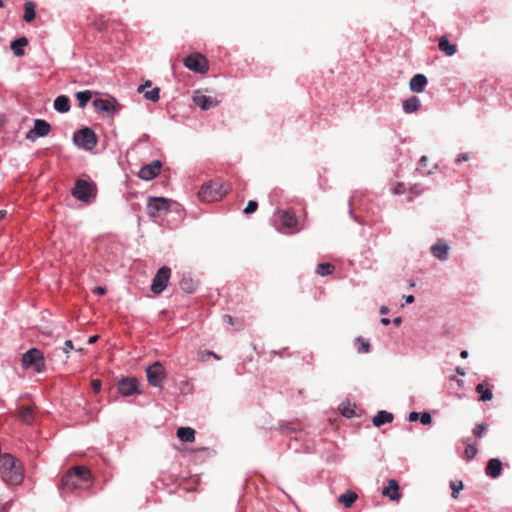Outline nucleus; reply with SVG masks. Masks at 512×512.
Returning <instances> with one entry per match:
<instances>
[{"mask_svg":"<svg viewBox=\"0 0 512 512\" xmlns=\"http://www.w3.org/2000/svg\"><path fill=\"white\" fill-rule=\"evenodd\" d=\"M0 475L2 480L9 485H18L23 481V467L18 459L9 453L0 457Z\"/></svg>","mask_w":512,"mask_h":512,"instance_id":"nucleus-2","label":"nucleus"},{"mask_svg":"<svg viewBox=\"0 0 512 512\" xmlns=\"http://www.w3.org/2000/svg\"><path fill=\"white\" fill-rule=\"evenodd\" d=\"M356 344L359 345L358 348H357L359 353H368V352H370V348H371L370 344L364 338L358 337L356 339Z\"/></svg>","mask_w":512,"mask_h":512,"instance_id":"nucleus-36","label":"nucleus"},{"mask_svg":"<svg viewBox=\"0 0 512 512\" xmlns=\"http://www.w3.org/2000/svg\"><path fill=\"white\" fill-rule=\"evenodd\" d=\"M105 292H106L105 288H103L101 286L94 287V289H93V293L98 294V295H104Z\"/></svg>","mask_w":512,"mask_h":512,"instance_id":"nucleus-49","label":"nucleus"},{"mask_svg":"<svg viewBox=\"0 0 512 512\" xmlns=\"http://www.w3.org/2000/svg\"><path fill=\"white\" fill-rule=\"evenodd\" d=\"M464 487L462 481H453L450 483V488L452 490V497L454 499H457L458 498V494L460 492V490H462Z\"/></svg>","mask_w":512,"mask_h":512,"instance_id":"nucleus-38","label":"nucleus"},{"mask_svg":"<svg viewBox=\"0 0 512 512\" xmlns=\"http://www.w3.org/2000/svg\"><path fill=\"white\" fill-rule=\"evenodd\" d=\"M427 85V78L423 74L414 75L409 82V88L413 92L421 93Z\"/></svg>","mask_w":512,"mask_h":512,"instance_id":"nucleus-20","label":"nucleus"},{"mask_svg":"<svg viewBox=\"0 0 512 512\" xmlns=\"http://www.w3.org/2000/svg\"><path fill=\"white\" fill-rule=\"evenodd\" d=\"M468 160H469L468 154L463 153V154H460V155L457 156L455 162L456 163H461L462 161H468Z\"/></svg>","mask_w":512,"mask_h":512,"instance_id":"nucleus-46","label":"nucleus"},{"mask_svg":"<svg viewBox=\"0 0 512 512\" xmlns=\"http://www.w3.org/2000/svg\"><path fill=\"white\" fill-rule=\"evenodd\" d=\"M170 208V201L163 197H151L147 203L149 216L155 218L162 212H167Z\"/></svg>","mask_w":512,"mask_h":512,"instance_id":"nucleus-11","label":"nucleus"},{"mask_svg":"<svg viewBox=\"0 0 512 512\" xmlns=\"http://www.w3.org/2000/svg\"><path fill=\"white\" fill-rule=\"evenodd\" d=\"M118 391L124 397L142 393L139 389V381L135 377L120 379L118 382Z\"/></svg>","mask_w":512,"mask_h":512,"instance_id":"nucleus-12","label":"nucleus"},{"mask_svg":"<svg viewBox=\"0 0 512 512\" xmlns=\"http://www.w3.org/2000/svg\"><path fill=\"white\" fill-rule=\"evenodd\" d=\"M227 193V189L222 183L210 182L204 184L198 192V197L202 202H214L222 199Z\"/></svg>","mask_w":512,"mask_h":512,"instance_id":"nucleus-4","label":"nucleus"},{"mask_svg":"<svg viewBox=\"0 0 512 512\" xmlns=\"http://www.w3.org/2000/svg\"><path fill=\"white\" fill-rule=\"evenodd\" d=\"M357 494L351 490H348L344 494H341L338 501L343 504L346 508H350L357 500Z\"/></svg>","mask_w":512,"mask_h":512,"instance_id":"nucleus-29","label":"nucleus"},{"mask_svg":"<svg viewBox=\"0 0 512 512\" xmlns=\"http://www.w3.org/2000/svg\"><path fill=\"white\" fill-rule=\"evenodd\" d=\"M419 418L420 414L418 412H411L408 417L409 421L411 422L417 421Z\"/></svg>","mask_w":512,"mask_h":512,"instance_id":"nucleus-48","label":"nucleus"},{"mask_svg":"<svg viewBox=\"0 0 512 512\" xmlns=\"http://www.w3.org/2000/svg\"><path fill=\"white\" fill-rule=\"evenodd\" d=\"M183 63L186 68L199 74H205L209 70L207 58L198 52L192 53L185 57Z\"/></svg>","mask_w":512,"mask_h":512,"instance_id":"nucleus-7","label":"nucleus"},{"mask_svg":"<svg viewBox=\"0 0 512 512\" xmlns=\"http://www.w3.org/2000/svg\"><path fill=\"white\" fill-rule=\"evenodd\" d=\"M99 336L98 335H94V336H91L89 337L88 339V343L89 344H94L97 340H98Z\"/></svg>","mask_w":512,"mask_h":512,"instance_id":"nucleus-52","label":"nucleus"},{"mask_svg":"<svg viewBox=\"0 0 512 512\" xmlns=\"http://www.w3.org/2000/svg\"><path fill=\"white\" fill-rule=\"evenodd\" d=\"M4 6V3L2 0H0V8H2Z\"/></svg>","mask_w":512,"mask_h":512,"instance_id":"nucleus-61","label":"nucleus"},{"mask_svg":"<svg viewBox=\"0 0 512 512\" xmlns=\"http://www.w3.org/2000/svg\"><path fill=\"white\" fill-rule=\"evenodd\" d=\"M476 392L480 395L479 400L483 402L491 401L493 393L491 389L485 383H479L476 388Z\"/></svg>","mask_w":512,"mask_h":512,"instance_id":"nucleus-26","label":"nucleus"},{"mask_svg":"<svg viewBox=\"0 0 512 512\" xmlns=\"http://www.w3.org/2000/svg\"><path fill=\"white\" fill-rule=\"evenodd\" d=\"M401 322H402V320H401V318H400V317H397V318H395V319L393 320V324H394L395 326H399V325L401 324Z\"/></svg>","mask_w":512,"mask_h":512,"instance_id":"nucleus-56","label":"nucleus"},{"mask_svg":"<svg viewBox=\"0 0 512 512\" xmlns=\"http://www.w3.org/2000/svg\"><path fill=\"white\" fill-rule=\"evenodd\" d=\"M394 194L399 195L404 192V185L402 183H397V185L393 189Z\"/></svg>","mask_w":512,"mask_h":512,"instance_id":"nucleus-45","label":"nucleus"},{"mask_svg":"<svg viewBox=\"0 0 512 512\" xmlns=\"http://www.w3.org/2000/svg\"><path fill=\"white\" fill-rule=\"evenodd\" d=\"M160 89L158 87L153 88L151 91H146L144 96L147 100L157 102L159 100Z\"/></svg>","mask_w":512,"mask_h":512,"instance_id":"nucleus-37","label":"nucleus"},{"mask_svg":"<svg viewBox=\"0 0 512 512\" xmlns=\"http://www.w3.org/2000/svg\"><path fill=\"white\" fill-rule=\"evenodd\" d=\"M73 349V343L71 340H66L64 343L63 351L64 353L68 354L70 350Z\"/></svg>","mask_w":512,"mask_h":512,"instance_id":"nucleus-44","label":"nucleus"},{"mask_svg":"<svg viewBox=\"0 0 512 512\" xmlns=\"http://www.w3.org/2000/svg\"><path fill=\"white\" fill-rule=\"evenodd\" d=\"M91 97L92 94L88 90L77 92L76 99L78 100L79 107L84 108L90 101Z\"/></svg>","mask_w":512,"mask_h":512,"instance_id":"nucleus-33","label":"nucleus"},{"mask_svg":"<svg viewBox=\"0 0 512 512\" xmlns=\"http://www.w3.org/2000/svg\"><path fill=\"white\" fill-rule=\"evenodd\" d=\"M420 421L423 425H430L432 423V417L428 412H424L420 416Z\"/></svg>","mask_w":512,"mask_h":512,"instance_id":"nucleus-42","label":"nucleus"},{"mask_svg":"<svg viewBox=\"0 0 512 512\" xmlns=\"http://www.w3.org/2000/svg\"><path fill=\"white\" fill-rule=\"evenodd\" d=\"M485 472L491 478L499 477L502 472V462L498 458L490 459L487 463Z\"/></svg>","mask_w":512,"mask_h":512,"instance_id":"nucleus-21","label":"nucleus"},{"mask_svg":"<svg viewBox=\"0 0 512 512\" xmlns=\"http://www.w3.org/2000/svg\"><path fill=\"white\" fill-rule=\"evenodd\" d=\"M150 86H151V81L148 80L144 84L140 85L137 90H138L139 93H142V92L145 91L146 88H148Z\"/></svg>","mask_w":512,"mask_h":512,"instance_id":"nucleus-47","label":"nucleus"},{"mask_svg":"<svg viewBox=\"0 0 512 512\" xmlns=\"http://www.w3.org/2000/svg\"><path fill=\"white\" fill-rule=\"evenodd\" d=\"M95 194V185L83 179L77 180L72 190V195L76 199L86 203H89L91 198L95 197Z\"/></svg>","mask_w":512,"mask_h":512,"instance_id":"nucleus-6","label":"nucleus"},{"mask_svg":"<svg viewBox=\"0 0 512 512\" xmlns=\"http://www.w3.org/2000/svg\"><path fill=\"white\" fill-rule=\"evenodd\" d=\"M274 354H277L276 351H273ZM279 356H283V354L281 352L278 353Z\"/></svg>","mask_w":512,"mask_h":512,"instance_id":"nucleus-62","label":"nucleus"},{"mask_svg":"<svg viewBox=\"0 0 512 512\" xmlns=\"http://www.w3.org/2000/svg\"><path fill=\"white\" fill-rule=\"evenodd\" d=\"M193 102L202 110H208L218 105L219 101L202 94L200 91H195L193 94Z\"/></svg>","mask_w":512,"mask_h":512,"instance_id":"nucleus-16","label":"nucleus"},{"mask_svg":"<svg viewBox=\"0 0 512 512\" xmlns=\"http://www.w3.org/2000/svg\"><path fill=\"white\" fill-rule=\"evenodd\" d=\"M180 287L186 293H193L196 290V283L192 279H182Z\"/></svg>","mask_w":512,"mask_h":512,"instance_id":"nucleus-34","label":"nucleus"},{"mask_svg":"<svg viewBox=\"0 0 512 512\" xmlns=\"http://www.w3.org/2000/svg\"><path fill=\"white\" fill-rule=\"evenodd\" d=\"M51 131V126L48 122L42 119H36L34 128L27 132L26 139L35 141L37 137H45Z\"/></svg>","mask_w":512,"mask_h":512,"instance_id":"nucleus-14","label":"nucleus"},{"mask_svg":"<svg viewBox=\"0 0 512 512\" xmlns=\"http://www.w3.org/2000/svg\"><path fill=\"white\" fill-rule=\"evenodd\" d=\"M22 366L24 369L33 367L38 373L45 370V361L42 352L36 348L28 350L22 356Z\"/></svg>","mask_w":512,"mask_h":512,"instance_id":"nucleus-5","label":"nucleus"},{"mask_svg":"<svg viewBox=\"0 0 512 512\" xmlns=\"http://www.w3.org/2000/svg\"><path fill=\"white\" fill-rule=\"evenodd\" d=\"M224 321L228 323L229 325H234V319L230 315H224Z\"/></svg>","mask_w":512,"mask_h":512,"instance_id":"nucleus-51","label":"nucleus"},{"mask_svg":"<svg viewBox=\"0 0 512 512\" xmlns=\"http://www.w3.org/2000/svg\"><path fill=\"white\" fill-rule=\"evenodd\" d=\"M420 107V100L416 96H412L403 101V109L406 113H413L418 111Z\"/></svg>","mask_w":512,"mask_h":512,"instance_id":"nucleus-28","label":"nucleus"},{"mask_svg":"<svg viewBox=\"0 0 512 512\" xmlns=\"http://www.w3.org/2000/svg\"><path fill=\"white\" fill-rule=\"evenodd\" d=\"M6 216L5 210H0V220L3 219Z\"/></svg>","mask_w":512,"mask_h":512,"instance_id":"nucleus-59","label":"nucleus"},{"mask_svg":"<svg viewBox=\"0 0 512 512\" xmlns=\"http://www.w3.org/2000/svg\"><path fill=\"white\" fill-rule=\"evenodd\" d=\"M115 104V99H95L93 101V107L96 112H102L108 115H113L116 112Z\"/></svg>","mask_w":512,"mask_h":512,"instance_id":"nucleus-17","label":"nucleus"},{"mask_svg":"<svg viewBox=\"0 0 512 512\" xmlns=\"http://www.w3.org/2000/svg\"><path fill=\"white\" fill-rule=\"evenodd\" d=\"M388 311H389V310H388V307H386V306H382V307L380 308V313H381L382 315L387 314V313H388Z\"/></svg>","mask_w":512,"mask_h":512,"instance_id":"nucleus-55","label":"nucleus"},{"mask_svg":"<svg viewBox=\"0 0 512 512\" xmlns=\"http://www.w3.org/2000/svg\"><path fill=\"white\" fill-rule=\"evenodd\" d=\"M258 208V203L254 200H250L244 209L245 214H252L254 213Z\"/></svg>","mask_w":512,"mask_h":512,"instance_id":"nucleus-40","label":"nucleus"},{"mask_svg":"<svg viewBox=\"0 0 512 512\" xmlns=\"http://www.w3.org/2000/svg\"><path fill=\"white\" fill-rule=\"evenodd\" d=\"M465 443H466L465 458L469 461V460H472L478 452L477 443H475V444H470L468 442H465Z\"/></svg>","mask_w":512,"mask_h":512,"instance_id":"nucleus-35","label":"nucleus"},{"mask_svg":"<svg viewBox=\"0 0 512 512\" xmlns=\"http://www.w3.org/2000/svg\"><path fill=\"white\" fill-rule=\"evenodd\" d=\"M28 45V39L26 37H20L11 43V49L16 57H22L25 52L23 47Z\"/></svg>","mask_w":512,"mask_h":512,"instance_id":"nucleus-24","label":"nucleus"},{"mask_svg":"<svg viewBox=\"0 0 512 512\" xmlns=\"http://www.w3.org/2000/svg\"><path fill=\"white\" fill-rule=\"evenodd\" d=\"M171 276V269L167 266L160 268L153 278L151 291L160 294L166 287Z\"/></svg>","mask_w":512,"mask_h":512,"instance_id":"nucleus-10","label":"nucleus"},{"mask_svg":"<svg viewBox=\"0 0 512 512\" xmlns=\"http://www.w3.org/2000/svg\"><path fill=\"white\" fill-rule=\"evenodd\" d=\"M275 216L279 220L282 228H277L280 232L285 234H294L302 230V226L295 213L291 210H277Z\"/></svg>","mask_w":512,"mask_h":512,"instance_id":"nucleus-3","label":"nucleus"},{"mask_svg":"<svg viewBox=\"0 0 512 512\" xmlns=\"http://www.w3.org/2000/svg\"><path fill=\"white\" fill-rule=\"evenodd\" d=\"M487 429V425L485 423L477 424L473 429V434L476 437L481 438L484 435L485 430Z\"/></svg>","mask_w":512,"mask_h":512,"instance_id":"nucleus-39","label":"nucleus"},{"mask_svg":"<svg viewBox=\"0 0 512 512\" xmlns=\"http://www.w3.org/2000/svg\"><path fill=\"white\" fill-rule=\"evenodd\" d=\"M460 357L463 359H466L468 357V351L467 350L461 351Z\"/></svg>","mask_w":512,"mask_h":512,"instance_id":"nucleus-57","label":"nucleus"},{"mask_svg":"<svg viewBox=\"0 0 512 512\" xmlns=\"http://www.w3.org/2000/svg\"><path fill=\"white\" fill-rule=\"evenodd\" d=\"M74 143L86 150H91L97 145L95 132L88 127L78 130L73 136Z\"/></svg>","mask_w":512,"mask_h":512,"instance_id":"nucleus-8","label":"nucleus"},{"mask_svg":"<svg viewBox=\"0 0 512 512\" xmlns=\"http://www.w3.org/2000/svg\"><path fill=\"white\" fill-rule=\"evenodd\" d=\"M342 414L346 417H352L354 414V410L350 408H344Z\"/></svg>","mask_w":512,"mask_h":512,"instance_id":"nucleus-50","label":"nucleus"},{"mask_svg":"<svg viewBox=\"0 0 512 512\" xmlns=\"http://www.w3.org/2000/svg\"><path fill=\"white\" fill-rule=\"evenodd\" d=\"M36 5L33 2L24 3V15L23 20L27 23L32 22L36 17Z\"/></svg>","mask_w":512,"mask_h":512,"instance_id":"nucleus-30","label":"nucleus"},{"mask_svg":"<svg viewBox=\"0 0 512 512\" xmlns=\"http://www.w3.org/2000/svg\"><path fill=\"white\" fill-rule=\"evenodd\" d=\"M37 410L38 408L35 404H22L17 407L16 417L22 423L31 425L36 419Z\"/></svg>","mask_w":512,"mask_h":512,"instance_id":"nucleus-13","label":"nucleus"},{"mask_svg":"<svg viewBox=\"0 0 512 512\" xmlns=\"http://www.w3.org/2000/svg\"><path fill=\"white\" fill-rule=\"evenodd\" d=\"M394 416L392 413L385 410L379 411L372 419V423L375 427H380L386 423L392 422Z\"/></svg>","mask_w":512,"mask_h":512,"instance_id":"nucleus-22","label":"nucleus"},{"mask_svg":"<svg viewBox=\"0 0 512 512\" xmlns=\"http://www.w3.org/2000/svg\"><path fill=\"white\" fill-rule=\"evenodd\" d=\"M92 474L89 468L85 466H74L70 468L61 479L59 490L63 493H71L76 489L84 488L85 484H90Z\"/></svg>","mask_w":512,"mask_h":512,"instance_id":"nucleus-1","label":"nucleus"},{"mask_svg":"<svg viewBox=\"0 0 512 512\" xmlns=\"http://www.w3.org/2000/svg\"><path fill=\"white\" fill-rule=\"evenodd\" d=\"M438 47L447 56H453L457 52V46L451 44L446 36L439 38Z\"/></svg>","mask_w":512,"mask_h":512,"instance_id":"nucleus-23","label":"nucleus"},{"mask_svg":"<svg viewBox=\"0 0 512 512\" xmlns=\"http://www.w3.org/2000/svg\"><path fill=\"white\" fill-rule=\"evenodd\" d=\"M94 26L97 30L102 31L107 28V23L102 17H99L95 20Z\"/></svg>","mask_w":512,"mask_h":512,"instance_id":"nucleus-41","label":"nucleus"},{"mask_svg":"<svg viewBox=\"0 0 512 512\" xmlns=\"http://www.w3.org/2000/svg\"><path fill=\"white\" fill-rule=\"evenodd\" d=\"M404 298H405L406 303H408V304L413 303L415 300L414 296H412V295L405 296Z\"/></svg>","mask_w":512,"mask_h":512,"instance_id":"nucleus-53","label":"nucleus"},{"mask_svg":"<svg viewBox=\"0 0 512 512\" xmlns=\"http://www.w3.org/2000/svg\"><path fill=\"white\" fill-rule=\"evenodd\" d=\"M382 495L388 497L391 501H399L401 493L399 492V484L395 479H390L388 485L383 488Z\"/></svg>","mask_w":512,"mask_h":512,"instance_id":"nucleus-18","label":"nucleus"},{"mask_svg":"<svg viewBox=\"0 0 512 512\" xmlns=\"http://www.w3.org/2000/svg\"><path fill=\"white\" fill-rule=\"evenodd\" d=\"M381 323H382L383 325L387 326V325H389L390 320H389L388 318H382V319H381Z\"/></svg>","mask_w":512,"mask_h":512,"instance_id":"nucleus-58","label":"nucleus"},{"mask_svg":"<svg viewBox=\"0 0 512 512\" xmlns=\"http://www.w3.org/2000/svg\"><path fill=\"white\" fill-rule=\"evenodd\" d=\"M209 355L213 356L216 359H219V357L215 353H213V352H210Z\"/></svg>","mask_w":512,"mask_h":512,"instance_id":"nucleus-60","label":"nucleus"},{"mask_svg":"<svg viewBox=\"0 0 512 512\" xmlns=\"http://www.w3.org/2000/svg\"><path fill=\"white\" fill-rule=\"evenodd\" d=\"M162 164L159 160H154L151 163L144 165L138 172L139 178L143 180H152L161 171Z\"/></svg>","mask_w":512,"mask_h":512,"instance_id":"nucleus-15","label":"nucleus"},{"mask_svg":"<svg viewBox=\"0 0 512 512\" xmlns=\"http://www.w3.org/2000/svg\"><path fill=\"white\" fill-rule=\"evenodd\" d=\"M335 271V266L331 263H320L316 268V273L320 276L331 275Z\"/></svg>","mask_w":512,"mask_h":512,"instance_id":"nucleus-32","label":"nucleus"},{"mask_svg":"<svg viewBox=\"0 0 512 512\" xmlns=\"http://www.w3.org/2000/svg\"><path fill=\"white\" fill-rule=\"evenodd\" d=\"M91 387L94 393H99L101 390V381L98 379H93L91 381Z\"/></svg>","mask_w":512,"mask_h":512,"instance_id":"nucleus-43","label":"nucleus"},{"mask_svg":"<svg viewBox=\"0 0 512 512\" xmlns=\"http://www.w3.org/2000/svg\"><path fill=\"white\" fill-rule=\"evenodd\" d=\"M456 372L461 375V376H464L466 373H465V370L461 367H457L456 368Z\"/></svg>","mask_w":512,"mask_h":512,"instance_id":"nucleus-54","label":"nucleus"},{"mask_svg":"<svg viewBox=\"0 0 512 512\" xmlns=\"http://www.w3.org/2000/svg\"><path fill=\"white\" fill-rule=\"evenodd\" d=\"M54 108L60 113H66L70 109V100L67 96L60 95L54 101Z\"/></svg>","mask_w":512,"mask_h":512,"instance_id":"nucleus-27","label":"nucleus"},{"mask_svg":"<svg viewBox=\"0 0 512 512\" xmlns=\"http://www.w3.org/2000/svg\"><path fill=\"white\" fill-rule=\"evenodd\" d=\"M176 434L182 442H193L195 440V430L191 427H180Z\"/></svg>","mask_w":512,"mask_h":512,"instance_id":"nucleus-25","label":"nucleus"},{"mask_svg":"<svg viewBox=\"0 0 512 512\" xmlns=\"http://www.w3.org/2000/svg\"><path fill=\"white\" fill-rule=\"evenodd\" d=\"M449 250H450L449 245L446 242H444L443 240H438L431 247V253L433 254V256L441 261H444L448 258Z\"/></svg>","mask_w":512,"mask_h":512,"instance_id":"nucleus-19","label":"nucleus"},{"mask_svg":"<svg viewBox=\"0 0 512 512\" xmlns=\"http://www.w3.org/2000/svg\"><path fill=\"white\" fill-rule=\"evenodd\" d=\"M430 159L427 156H422L419 163V170L424 174H432L433 170L436 168V164L430 165Z\"/></svg>","mask_w":512,"mask_h":512,"instance_id":"nucleus-31","label":"nucleus"},{"mask_svg":"<svg viewBox=\"0 0 512 512\" xmlns=\"http://www.w3.org/2000/svg\"><path fill=\"white\" fill-rule=\"evenodd\" d=\"M147 381L153 387H160L165 379L163 365L156 361L146 368Z\"/></svg>","mask_w":512,"mask_h":512,"instance_id":"nucleus-9","label":"nucleus"}]
</instances>
